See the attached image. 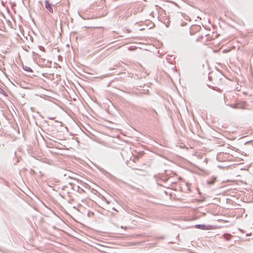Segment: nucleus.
<instances>
[{"mask_svg":"<svg viewBox=\"0 0 253 253\" xmlns=\"http://www.w3.org/2000/svg\"><path fill=\"white\" fill-rule=\"evenodd\" d=\"M53 5L49 2V0H45V7L47 11L51 13H53Z\"/></svg>","mask_w":253,"mask_h":253,"instance_id":"nucleus-1","label":"nucleus"},{"mask_svg":"<svg viewBox=\"0 0 253 253\" xmlns=\"http://www.w3.org/2000/svg\"><path fill=\"white\" fill-rule=\"evenodd\" d=\"M183 18L184 19V20L185 21H184V22L182 21V19H181V22L180 23V25L181 26H185L187 24V22H190V19L189 18V16H187V17H183Z\"/></svg>","mask_w":253,"mask_h":253,"instance_id":"nucleus-2","label":"nucleus"},{"mask_svg":"<svg viewBox=\"0 0 253 253\" xmlns=\"http://www.w3.org/2000/svg\"><path fill=\"white\" fill-rule=\"evenodd\" d=\"M195 228L202 229V230H207L208 228L207 226L204 224H197L195 226Z\"/></svg>","mask_w":253,"mask_h":253,"instance_id":"nucleus-3","label":"nucleus"},{"mask_svg":"<svg viewBox=\"0 0 253 253\" xmlns=\"http://www.w3.org/2000/svg\"><path fill=\"white\" fill-rule=\"evenodd\" d=\"M216 179V178L215 177H212L211 179L207 180V183L208 185H212L215 183Z\"/></svg>","mask_w":253,"mask_h":253,"instance_id":"nucleus-4","label":"nucleus"},{"mask_svg":"<svg viewBox=\"0 0 253 253\" xmlns=\"http://www.w3.org/2000/svg\"><path fill=\"white\" fill-rule=\"evenodd\" d=\"M23 69L24 70L27 72L32 73L33 72V70L31 69V68L29 67H28L27 66H24L23 65Z\"/></svg>","mask_w":253,"mask_h":253,"instance_id":"nucleus-5","label":"nucleus"},{"mask_svg":"<svg viewBox=\"0 0 253 253\" xmlns=\"http://www.w3.org/2000/svg\"><path fill=\"white\" fill-rule=\"evenodd\" d=\"M158 17V19L159 20H162V19L164 17L161 16V17Z\"/></svg>","mask_w":253,"mask_h":253,"instance_id":"nucleus-6","label":"nucleus"},{"mask_svg":"<svg viewBox=\"0 0 253 253\" xmlns=\"http://www.w3.org/2000/svg\"><path fill=\"white\" fill-rule=\"evenodd\" d=\"M12 20H14V19H13V17L12 16H11V17H9Z\"/></svg>","mask_w":253,"mask_h":253,"instance_id":"nucleus-7","label":"nucleus"},{"mask_svg":"<svg viewBox=\"0 0 253 253\" xmlns=\"http://www.w3.org/2000/svg\"><path fill=\"white\" fill-rule=\"evenodd\" d=\"M49 119L50 120H53V119H54V118L51 117V118H49Z\"/></svg>","mask_w":253,"mask_h":253,"instance_id":"nucleus-8","label":"nucleus"},{"mask_svg":"<svg viewBox=\"0 0 253 253\" xmlns=\"http://www.w3.org/2000/svg\"><path fill=\"white\" fill-rule=\"evenodd\" d=\"M121 228H124V226H122L121 227Z\"/></svg>","mask_w":253,"mask_h":253,"instance_id":"nucleus-9","label":"nucleus"},{"mask_svg":"<svg viewBox=\"0 0 253 253\" xmlns=\"http://www.w3.org/2000/svg\"><path fill=\"white\" fill-rule=\"evenodd\" d=\"M71 20L72 21V20H73V18H71Z\"/></svg>","mask_w":253,"mask_h":253,"instance_id":"nucleus-10","label":"nucleus"},{"mask_svg":"<svg viewBox=\"0 0 253 253\" xmlns=\"http://www.w3.org/2000/svg\"><path fill=\"white\" fill-rule=\"evenodd\" d=\"M20 18V19H21L22 17L21 16H20L19 17Z\"/></svg>","mask_w":253,"mask_h":253,"instance_id":"nucleus-11","label":"nucleus"}]
</instances>
